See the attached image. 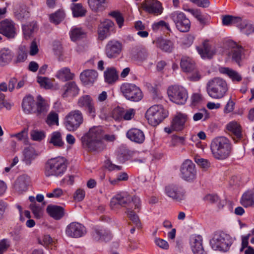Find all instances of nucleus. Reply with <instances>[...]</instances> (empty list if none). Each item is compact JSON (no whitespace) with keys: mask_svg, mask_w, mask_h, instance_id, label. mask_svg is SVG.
<instances>
[{"mask_svg":"<svg viewBox=\"0 0 254 254\" xmlns=\"http://www.w3.org/2000/svg\"><path fill=\"white\" fill-rule=\"evenodd\" d=\"M22 108L27 114H35L39 119L44 118L49 110V105L41 96L38 95L35 101L33 97L27 96L23 99Z\"/></svg>","mask_w":254,"mask_h":254,"instance_id":"f257e3e1","label":"nucleus"},{"mask_svg":"<svg viewBox=\"0 0 254 254\" xmlns=\"http://www.w3.org/2000/svg\"><path fill=\"white\" fill-rule=\"evenodd\" d=\"M210 149L214 158L218 160H224L230 155L232 147L227 138L218 136L212 140Z\"/></svg>","mask_w":254,"mask_h":254,"instance_id":"f03ea898","label":"nucleus"},{"mask_svg":"<svg viewBox=\"0 0 254 254\" xmlns=\"http://www.w3.org/2000/svg\"><path fill=\"white\" fill-rule=\"evenodd\" d=\"M206 89L210 97L214 99H220L223 98L228 92V86L225 79L219 77H215L207 82Z\"/></svg>","mask_w":254,"mask_h":254,"instance_id":"7ed1b4c3","label":"nucleus"},{"mask_svg":"<svg viewBox=\"0 0 254 254\" xmlns=\"http://www.w3.org/2000/svg\"><path fill=\"white\" fill-rule=\"evenodd\" d=\"M112 208L116 207L117 205H120L127 208H132L134 206L135 210L137 211L140 209V198L137 196L132 197L127 192H122L114 196L110 202Z\"/></svg>","mask_w":254,"mask_h":254,"instance_id":"20e7f679","label":"nucleus"},{"mask_svg":"<svg viewBox=\"0 0 254 254\" xmlns=\"http://www.w3.org/2000/svg\"><path fill=\"white\" fill-rule=\"evenodd\" d=\"M66 160L64 157H56L49 160L45 167L46 177H58L64 174L66 170Z\"/></svg>","mask_w":254,"mask_h":254,"instance_id":"39448f33","label":"nucleus"},{"mask_svg":"<svg viewBox=\"0 0 254 254\" xmlns=\"http://www.w3.org/2000/svg\"><path fill=\"white\" fill-rule=\"evenodd\" d=\"M227 44L231 49L230 55L231 56L232 61L240 66L242 61L251 53V47L249 45L242 46L232 40H228Z\"/></svg>","mask_w":254,"mask_h":254,"instance_id":"423d86ee","label":"nucleus"},{"mask_svg":"<svg viewBox=\"0 0 254 254\" xmlns=\"http://www.w3.org/2000/svg\"><path fill=\"white\" fill-rule=\"evenodd\" d=\"M168 116V112L161 105H154L146 111L145 117L149 124L156 126Z\"/></svg>","mask_w":254,"mask_h":254,"instance_id":"0eeeda50","label":"nucleus"},{"mask_svg":"<svg viewBox=\"0 0 254 254\" xmlns=\"http://www.w3.org/2000/svg\"><path fill=\"white\" fill-rule=\"evenodd\" d=\"M233 242V238L224 232H218L214 234L210 241L212 248L214 250L227 252Z\"/></svg>","mask_w":254,"mask_h":254,"instance_id":"6e6552de","label":"nucleus"},{"mask_svg":"<svg viewBox=\"0 0 254 254\" xmlns=\"http://www.w3.org/2000/svg\"><path fill=\"white\" fill-rule=\"evenodd\" d=\"M120 90L124 97L131 101L138 102L143 97L141 89L134 84L124 83L121 85Z\"/></svg>","mask_w":254,"mask_h":254,"instance_id":"1a4fd4ad","label":"nucleus"},{"mask_svg":"<svg viewBox=\"0 0 254 254\" xmlns=\"http://www.w3.org/2000/svg\"><path fill=\"white\" fill-rule=\"evenodd\" d=\"M83 120V115L81 111L75 110L71 111L66 116L64 124L68 131H74L79 127Z\"/></svg>","mask_w":254,"mask_h":254,"instance_id":"9d476101","label":"nucleus"},{"mask_svg":"<svg viewBox=\"0 0 254 254\" xmlns=\"http://www.w3.org/2000/svg\"><path fill=\"white\" fill-rule=\"evenodd\" d=\"M167 92L171 101L179 105L184 104L188 98L187 90L182 86H170Z\"/></svg>","mask_w":254,"mask_h":254,"instance_id":"9b49d317","label":"nucleus"},{"mask_svg":"<svg viewBox=\"0 0 254 254\" xmlns=\"http://www.w3.org/2000/svg\"><path fill=\"white\" fill-rule=\"evenodd\" d=\"M180 175L181 178L186 181L193 182L197 176L195 164L190 160H186L180 167Z\"/></svg>","mask_w":254,"mask_h":254,"instance_id":"f8f14e48","label":"nucleus"},{"mask_svg":"<svg viewBox=\"0 0 254 254\" xmlns=\"http://www.w3.org/2000/svg\"><path fill=\"white\" fill-rule=\"evenodd\" d=\"M176 28L181 32H188L190 27V22L184 13L179 11H174L170 15Z\"/></svg>","mask_w":254,"mask_h":254,"instance_id":"ddd939ff","label":"nucleus"},{"mask_svg":"<svg viewBox=\"0 0 254 254\" xmlns=\"http://www.w3.org/2000/svg\"><path fill=\"white\" fill-rule=\"evenodd\" d=\"M186 114L178 113L172 119L170 126L166 127L164 130L168 133H171L173 131H181L185 127V123L188 120Z\"/></svg>","mask_w":254,"mask_h":254,"instance_id":"4468645a","label":"nucleus"},{"mask_svg":"<svg viewBox=\"0 0 254 254\" xmlns=\"http://www.w3.org/2000/svg\"><path fill=\"white\" fill-rule=\"evenodd\" d=\"M166 195L176 201H181L185 199V192L183 188L177 184H169L164 190Z\"/></svg>","mask_w":254,"mask_h":254,"instance_id":"2eb2a0df","label":"nucleus"},{"mask_svg":"<svg viewBox=\"0 0 254 254\" xmlns=\"http://www.w3.org/2000/svg\"><path fill=\"white\" fill-rule=\"evenodd\" d=\"M86 233L85 227L81 224L73 222L66 227L65 234L70 238H78L83 236Z\"/></svg>","mask_w":254,"mask_h":254,"instance_id":"dca6fc26","label":"nucleus"},{"mask_svg":"<svg viewBox=\"0 0 254 254\" xmlns=\"http://www.w3.org/2000/svg\"><path fill=\"white\" fill-rule=\"evenodd\" d=\"M0 33L8 39H13L16 34L15 24L13 21L5 19L0 22Z\"/></svg>","mask_w":254,"mask_h":254,"instance_id":"f3484780","label":"nucleus"},{"mask_svg":"<svg viewBox=\"0 0 254 254\" xmlns=\"http://www.w3.org/2000/svg\"><path fill=\"white\" fill-rule=\"evenodd\" d=\"M142 5L144 10L155 15L161 14L163 10L161 3L157 0H145Z\"/></svg>","mask_w":254,"mask_h":254,"instance_id":"a211bd4d","label":"nucleus"},{"mask_svg":"<svg viewBox=\"0 0 254 254\" xmlns=\"http://www.w3.org/2000/svg\"><path fill=\"white\" fill-rule=\"evenodd\" d=\"M30 182V178L27 175H21L15 181L13 188L16 193L22 194L27 190Z\"/></svg>","mask_w":254,"mask_h":254,"instance_id":"6ab92c4d","label":"nucleus"},{"mask_svg":"<svg viewBox=\"0 0 254 254\" xmlns=\"http://www.w3.org/2000/svg\"><path fill=\"white\" fill-rule=\"evenodd\" d=\"M122 49V45L119 41L111 40L108 42L106 46L105 53L110 59L117 57Z\"/></svg>","mask_w":254,"mask_h":254,"instance_id":"aec40b11","label":"nucleus"},{"mask_svg":"<svg viewBox=\"0 0 254 254\" xmlns=\"http://www.w3.org/2000/svg\"><path fill=\"white\" fill-rule=\"evenodd\" d=\"M92 239L96 242H107L111 239L110 233L105 229L98 227L93 228L91 232Z\"/></svg>","mask_w":254,"mask_h":254,"instance_id":"412c9836","label":"nucleus"},{"mask_svg":"<svg viewBox=\"0 0 254 254\" xmlns=\"http://www.w3.org/2000/svg\"><path fill=\"white\" fill-rule=\"evenodd\" d=\"M197 51L202 59H211L216 53V49L208 41H204L201 46L197 47Z\"/></svg>","mask_w":254,"mask_h":254,"instance_id":"4be33fe9","label":"nucleus"},{"mask_svg":"<svg viewBox=\"0 0 254 254\" xmlns=\"http://www.w3.org/2000/svg\"><path fill=\"white\" fill-rule=\"evenodd\" d=\"M98 73L94 69H86L80 75V79L85 85H91L97 79Z\"/></svg>","mask_w":254,"mask_h":254,"instance_id":"5701e85b","label":"nucleus"},{"mask_svg":"<svg viewBox=\"0 0 254 254\" xmlns=\"http://www.w3.org/2000/svg\"><path fill=\"white\" fill-rule=\"evenodd\" d=\"M190 245L194 254H206L202 246V238L199 235H192L190 238Z\"/></svg>","mask_w":254,"mask_h":254,"instance_id":"b1692460","label":"nucleus"},{"mask_svg":"<svg viewBox=\"0 0 254 254\" xmlns=\"http://www.w3.org/2000/svg\"><path fill=\"white\" fill-rule=\"evenodd\" d=\"M114 25V23L110 20H106L101 22L98 26V38L103 40L110 35V30Z\"/></svg>","mask_w":254,"mask_h":254,"instance_id":"393cba45","label":"nucleus"},{"mask_svg":"<svg viewBox=\"0 0 254 254\" xmlns=\"http://www.w3.org/2000/svg\"><path fill=\"white\" fill-rule=\"evenodd\" d=\"M127 136L131 141L139 144L143 143L145 140L143 132L136 128H132L128 130L127 132Z\"/></svg>","mask_w":254,"mask_h":254,"instance_id":"a878e982","label":"nucleus"},{"mask_svg":"<svg viewBox=\"0 0 254 254\" xmlns=\"http://www.w3.org/2000/svg\"><path fill=\"white\" fill-rule=\"evenodd\" d=\"M131 55L132 58L139 62L146 60L148 55L147 50L141 46L133 47L131 50Z\"/></svg>","mask_w":254,"mask_h":254,"instance_id":"bb28decb","label":"nucleus"},{"mask_svg":"<svg viewBox=\"0 0 254 254\" xmlns=\"http://www.w3.org/2000/svg\"><path fill=\"white\" fill-rule=\"evenodd\" d=\"M227 129L231 133L233 139L235 141H238L242 138L241 127L236 122L232 121L228 124Z\"/></svg>","mask_w":254,"mask_h":254,"instance_id":"cd10ccee","label":"nucleus"},{"mask_svg":"<svg viewBox=\"0 0 254 254\" xmlns=\"http://www.w3.org/2000/svg\"><path fill=\"white\" fill-rule=\"evenodd\" d=\"M153 43L157 48L165 52L171 53L174 49V44L169 40L158 38L153 41Z\"/></svg>","mask_w":254,"mask_h":254,"instance_id":"c85d7f7f","label":"nucleus"},{"mask_svg":"<svg viewBox=\"0 0 254 254\" xmlns=\"http://www.w3.org/2000/svg\"><path fill=\"white\" fill-rule=\"evenodd\" d=\"M64 93L63 97L64 98L69 96L74 97L78 94L79 89L77 87L75 82H69L65 84L63 87Z\"/></svg>","mask_w":254,"mask_h":254,"instance_id":"c756f323","label":"nucleus"},{"mask_svg":"<svg viewBox=\"0 0 254 254\" xmlns=\"http://www.w3.org/2000/svg\"><path fill=\"white\" fill-rule=\"evenodd\" d=\"M84 143L89 151L101 152L106 147L103 139L101 140H86Z\"/></svg>","mask_w":254,"mask_h":254,"instance_id":"7c9ffc66","label":"nucleus"},{"mask_svg":"<svg viewBox=\"0 0 254 254\" xmlns=\"http://www.w3.org/2000/svg\"><path fill=\"white\" fill-rule=\"evenodd\" d=\"M180 65L183 71L187 73H191L196 68L194 62L188 57H183L181 59Z\"/></svg>","mask_w":254,"mask_h":254,"instance_id":"2f4dec72","label":"nucleus"},{"mask_svg":"<svg viewBox=\"0 0 254 254\" xmlns=\"http://www.w3.org/2000/svg\"><path fill=\"white\" fill-rule=\"evenodd\" d=\"M14 56L13 52L8 48H3L0 51V65L8 64Z\"/></svg>","mask_w":254,"mask_h":254,"instance_id":"473e14b6","label":"nucleus"},{"mask_svg":"<svg viewBox=\"0 0 254 254\" xmlns=\"http://www.w3.org/2000/svg\"><path fill=\"white\" fill-rule=\"evenodd\" d=\"M48 213L53 218L59 220L64 215V208L57 205H48L47 208Z\"/></svg>","mask_w":254,"mask_h":254,"instance_id":"72a5a7b5","label":"nucleus"},{"mask_svg":"<svg viewBox=\"0 0 254 254\" xmlns=\"http://www.w3.org/2000/svg\"><path fill=\"white\" fill-rule=\"evenodd\" d=\"M105 81L108 84H112L118 79V74L115 67H108L104 71Z\"/></svg>","mask_w":254,"mask_h":254,"instance_id":"f704fd0d","label":"nucleus"},{"mask_svg":"<svg viewBox=\"0 0 254 254\" xmlns=\"http://www.w3.org/2000/svg\"><path fill=\"white\" fill-rule=\"evenodd\" d=\"M220 73L227 75L233 82H240L242 77L238 72L229 67H222L219 68Z\"/></svg>","mask_w":254,"mask_h":254,"instance_id":"c9c22d12","label":"nucleus"},{"mask_svg":"<svg viewBox=\"0 0 254 254\" xmlns=\"http://www.w3.org/2000/svg\"><path fill=\"white\" fill-rule=\"evenodd\" d=\"M86 140L103 139V130L101 127H94L91 128L87 133Z\"/></svg>","mask_w":254,"mask_h":254,"instance_id":"e433bc0d","label":"nucleus"},{"mask_svg":"<svg viewBox=\"0 0 254 254\" xmlns=\"http://www.w3.org/2000/svg\"><path fill=\"white\" fill-rule=\"evenodd\" d=\"M56 76L62 81H66L72 79L74 77V74L70 72L69 68L64 67L57 72Z\"/></svg>","mask_w":254,"mask_h":254,"instance_id":"4c0bfd02","label":"nucleus"},{"mask_svg":"<svg viewBox=\"0 0 254 254\" xmlns=\"http://www.w3.org/2000/svg\"><path fill=\"white\" fill-rule=\"evenodd\" d=\"M239 29L243 34L249 35L254 32V25L248 20L244 19L240 25Z\"/></svg>","mask_w":254,"mask_h":254,"instance_id":"58836bf2","label":"nucleus"},{"mask_svg":"<svg viewBox=\"0 0 254 254\" xmlns=\"http://www.w3.org/2000/svg\"><path fill=\"white\" fill-rule=\"evenodd\" d=\"M50 143L56 147H61L64 145L62 134L59 131H55L51 134Z\"/></svg>","mask_w":254,"mask_h":254,"instance_id":"ea45409f","label":"nucleus"},{"mask_svg":"<svg viewBox=\"0 0 254 254\" xmlns=\"http://www.w3.org/2000/svg\"><path fill=\"white\" fill-rule=\"evenodd\" d=\"M24 161L26 165H29L31 161L37 156L34 149L32 147H27L24 151Z\"/></svg>","mask_w":254,"mask_h":254,"instance_id":"a19ab883","label":"nucleus"},{"mask_svg":"<svg viewBox=\"0 0 254 254\" xmlns=\"http://www.w3.org/2000/svg\"><path fill=\"white\" fill-rule=\"evenodd\" d=\"M71 8L73 15L75 17H82L85 15L86 10L83 7L81 3H72Z\"/></svg>","mask_w":254,"mask_h":254,"instance_id":"79ce46f5","label":"nucleus"},{"mask_svg":"<svg viewBox=\"0 0 254 254\" xmlns=\"http://www.w3.org/2000/svg\"><path fill=\"white\" fill-rule=\"evenodd\" d=\"M126 213H127L128 218L132 222L137 228H141V223L139 217L135 213V212L132 210V208H127Z\"/></svg>","mask_w":254,"mask_h":254,"instance_id":"37998d69","label":"nucleus"},{"mask_svg":"<svg viewBox=\"0 0 254 254\" xmlns=\"http://www.w3.org/2000/svg\"><path fill=\"white\" fill-rule=\"evenodd\" d=\"M93 101L94 100L91 96L85 94L78 98L77 104L78 107L85 108Z\"/></svg>","mask_w":254,"mask_h":254,"instance_id":"c03bdc74","label":"nucleus"},{"mask_svg":"<svg viewBox=\"0 0 254 254\" xmlns=\"http://www.w3.org/2000/svg\"><path fill=\"white\" fill-rule=\"evenodd\" d=\"M85 36V33L80 28H75L73 29L70 33V38L72 41H76Z\"/></svg>","mask_w":254,"mask_h":254,"instance_id":"a18cd8bd","label":"nucleus"},{"mask_svg":"<svg viewBox=\"0 0 254 254\" xmlns=\"http://www.w3.org/2000/svg\"><path fill=\"white\" fill-rule=\"evenodd\" d=\"M88 2L91 9L97 11L103 8L105 0H88Z\"/></svg>","mask_w":254,"mask_h":254,"instance_id":"49530a36","label":"nucleus"},{"mask_svg":"<svg viewBox=\"0 0 254 254\" xmlns=\"http://www.w3.org/2000/svg\"><path fill=\"white\" fill-rule=\"evenodd\" d=\"M64 13L62 10H58L50 15V21L55 24L60 23L64 18Z\"/></svg>","mask_w":254,"mask_h":254,"instance_id":"de8ad7c7","label":"nucleus"},{"mask_svg":"<svg viewBox=\"0 0 254 254\" xmlns=\"http://www.w3.org/2000/svg\"><path fill=\"white\" fill-rule=\"evenodd\" d=\"M27 59V53L25 48L24 46H20L19 48L17 55L14 61L15 64L24 62Z\"/></svg>","mask_w":254,"mask_h":254,"instance_id":"09e8293b","label":"nucleus"},{"mask_svg":"<svg viewBox=\"0 0 254 254\" xmlns=\"http://www.w3.org/2000/svg\"><path fill=\"white\" fill-rule=\"evenodd\" d=\"M31 139L34 141H41L45 137V133L43 130H32L30 132Z\"/></svg>","mask_w":254,"mask_h":254,"instance_id":"8fccbe9b","label":"nucleus"},{"mask_svg":"<svg viewBox=\"0 0 254 254\" xmlns=\"http://www.w3.org/2000/svg\"><path fill=\"white\" fill-rule=\"evenodd\" d=\"M36 26V23H31L23 26V34L26 39H28L30 37Z\"/></svg>","mask_w":254,"mask_h":254,"instance_id":"3c124183","label":"nucleus"},{"mask_svg":"<svg viewBox=\"0 0 254 254\" xmlns=\"http://www.w3.org/2000/svg\"><path fill=\"white\" fill-rule=\"evenodd\" d=\"M188 11L196 18L201 24L205 23V19L199 9H189Z\"/></svg>","mask_w":254,"mask_h":254,"instance_id":"603ef678","label":"nucleus"},{"mask_svg":"<svg viewBox=\"0 0 254 254\" xmlns=\"http://www.w3.org/2000/svg\"><path fill=\"white\" fill-rule=\"evenodd\" d=\"M87 115L92 119H94L96 116L97 110L93 101L90 105L85 108Z\"/></svg>","mask_w":254,"mask_h":254,"instance_id":"864d4df0","label":"nucleus"},{"mask_svg":"<svg viewBox=\"0 0 254 254\" xmlns=\"http://www.w3.org/2000/svg\"><path fill=\"white\" fill-rule=\"evenodd\" d=\"M31 210L36 218H40L43 213L42 208L36 203H31L30 205Z\"/></svg>","mask_w":254,"mask_h":254,"instance_id":"5fc2aeb1","label":"nucleus"},{"mask_svg":"<svg viewBox=\"0 0 254 254\" xmlns=\"http://www.w3.org/2000/svg\"><path fill=\"white\" fill-rule=\"evenodd\" d=\"M58 115L55 112H51L47 116L46 122L50 126L58 124Z\"/></svg>","mask_w":254,"mask_h":254,"instance_id":"6e6d98bb","label":"nucleus"},{"mask_svg":"<svg viewBox=\"0 0 254 254\" xmlns=\"http://www.w3.org/2000/svg\"><path fill=\"white\" fill-rule=\"evenodd\" d=\"M152 27L154 31H157L159 29H162L163 28H165L168 30H170L168 23L163 20H161L159 22L153 23Z\"/></svg>","mask_w":254,"mask_h":254,"instance_id":"4d7b16f0","label":"nucleus"},{"mask_svg":"<svg viewBox=\"0 0 254 254\" xmlns=\"http://www.w3.org/2000/svg\"><path fill=\"white\" fill-rule=\"evenodd\" d=\"M124 109L121 107L115 108L112 111V117L116 121L123 119Z\"/></svg>","mask_w":254,"mask_h":254,"instance_id":"13d9d810","label":"nucleus"},{"mask_svg":"<svg viewBox=\"0 0 254 254\" xmlns=\"http://www.w3.org/2000/svg\"><path fill=\"white\" fill-rule=\"evenodd\" d=\"M37 82L39 83L41 86L45 88H49L52 86L50 79L46 77L38 76Z\"/></svg>","mask_w":254,"mask_h":254,"instance_id":"bf43d9fd","label":"nucleus"},{"mask_svg":"<svg viewBox=\"0 0 254 254\" xmlns=\"http://www.w3.org/2000/svg\"><path fill=\"white\" fill-rule=\"evenodd\" d=\"M64 191L60 188H56L53 190L52 192L47 193L46 194L47 197L49 198L55 197L59 198L64 195Z\"/></svg>","mask_w":254,"mask_h":254,"instance_id":"052dcab7","label":"nucleus"},{"mask_svg":"<svg viewBox=\"0 0 254 254\" xmlns=\"http://www.w3.org/2000/svg\"><path fill=\"white\" fill-rule=\"evenodd\" d=\"M195 162L198 165L204 169H207L210 166V163L208 160L200 158L199 157H195L194 158Z\"/></svg>","mask_w":254,"mask_h":254,"instance_id":"680f3d73","label":"nucleus"},{"mask_svg":"<svg viewBox=\"0 0 254 254\" xmlns=\"http://www.w3.org/2000/svg\"><path fill=\"white\" fill-rule=\"evenodd\" d=\"M155 244L161 249L163 250H168L169 247V244L168 242L159 238H156L154 240Z\"/></svg>","mask_w":254,"mask_h":254,"instance_id":"e2e57ef3","label":"nucleus"},{"mask_svg":"<svg viewBox=\"0 0 254 254\" xmlns=\"http://www.w3.org/2000/svg\"><path fill=\"white\" fill-rule=\"evenodd\" d=\"M105 165V167L110 171H119L122 169L121 166L115 165L109 160L106 161Z\"/></svg>","mask_w":254,"mask_h":254,"instance_id":"0e129e2a","label":"nucleus"},{"mask_svg":"<svg viewBox=\"0 0 254 254\" xmlns=\"http://www.w3.org/2000/svg\"><path fill=\"white\" fill-rule=\"evenodd\" d=\"M135 115V110L133 109L128 110H124L123 113V119L125 120H130Z\"/></svg>","mask_w":254,"mask_h":254,"instance_id":"69168bd1","label":"nucleus"},{"mask_svg":"<svg viewBox=\"0 0 254 254\" xmlns=\"http://www.w3.org/2000/svg\"><path fill=\"white\" fill-rule=\"evenodd\" d=\"M111 15L116 18V22L119 27L121 28L123 25L124 19L123 17L119 12L114 11L112 12Z\"/></svg>","mask_w":254,"mask_h":254,"instance_id":"338daca9","label":"nucleus"},{"mask_svg":"<svg viewBox=\"0 0 254 254\" xmlns=\"http://www.w3.org/2000/svg\"><path fill=\"white\" fill-rule=\"evenodd\" d=\"M188 78L191 81H198L201 78V75L195 68L193 71L188 73Z\"/></svg>","mask_w":254,"mask_h":254,"instance_id":"774afa93","label":"nucleus"}]
</instances>
